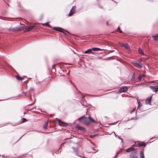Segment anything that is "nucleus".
<instances>
[{
	"mask_svg": "<svg viewBox=\"0 0 158 158\" xmlns=\"http://www.w3.org/2000/svg\"><path fill=\"white\" fill-rule=\"evenodd\" d=\"M78 120L79 121L82 120V122L85 124H89L91 121L94 123L95 122V121L90 117H89L88 118L85 117H82L79 118Z\"/></svg>",
	"mask_w": 158,
	"mask_h": 158,
	"instance_id": "obj_1",
	"label": "nucleus"
},
{
	"mask_svg": "<svg viewBox=\"0 0 158 158\" xmlns=\"http://www.w3.org/2000/svg\"><path fill=\"white\" fill-rule=\"evenodd\" d=\"M35 26L34 25L31 26H27L25 29L24 32H26L32 30L34 27H35Z\"/></svg>",
	"mask_w": 158,
	"mask_h": 158,
	"instance_id": "obj_2",
	"label": "nucleus"
},
{
	"mask_svg": "<svg viewBox=\"0 0 158 158\" xmlns=\"http://www.w3.org/2000/svg\"><path fill=\"white\" fill-rule=\"evenodd\" d=\"M76 9V7L75 6H73L72 8L69 13V16H71L74 13L75 11V10Z\"/></svg>",
	"mask_w": 158,
	"mask_h": 158,
	"instance_id": "obj_3",
	"label": "nucleus"
},
{
	"mask_svg": "<svg viewBox=\"0 0 158 158\" xmlns=\"http://www.w3.org/2000/svg\"><path fill=\"white\" fill-rule=\"evenodd\" d=\"M127 90V88L126 86H123L120 88L119 89L120 92H125Z\"/></svg>",
	"mask_w": 158,
	"mask_h": 158,
	"instance_id": "obj_4",
	"label": "nucleus"
},
{
	"mask_svg": "<svg viewBox=\"0 0 158 158\" xmlns=\"http://www.w3.org/2000/svg\"><path fill=\"white\" fill-rule=\"evenodd\" d=\"M119 44L120 45L124 47L125 48L127 49H130L129 46L127 44H123L120 43H119Z\"/></svg>",
	"mask_w": 158,
	"mask_h": 158,
	"instance_id": "obj_5",
	"label": "nucleus"
},
{
	"mask_svg": "<svg viewBox=\"0 0 158 158\" xmlns=\"http://www.w3.org/2000/svg\"><path fill=\"white\" fill-rule=\"evenodd\" d=\"M149 87L154 92H156L158 90V85L157 86H150Z\"/></svg>",
	"mask_w": 158,
	"mask_h": 158,
	"instance_id": "obj_6",
	"label": "nucleus"
},
{
	"mask_svg": "<svg viewBox=\"0 0 158 158\" xmlns=\"http://www.w3.org/2000/svg\"><path fill=\"white\" fill-rule=\"evenodd\" d=\"M133 63L135 65V66L139 68H141L142 66V64L141 63H138L136 62H133Z\"/></svg>",
	"mask_w": 158,
	"mask_h": 158,
	"instance_id": "obj_7",
	"label": "nucleus"
},
{
	"mask_svg": "<svg viewBox=\"0 0 158 158\" xmlns=\"http://www.w3.org/2000/svg\"><path fill=\"white\" fill-rule=\"evenodd\" d=\"M53 29L57 31H58L63 33H64V30L61 28L55 27L53 28Z\"/></svg>",
	"mask_w": 158,
	"mask_h": 158,
	"instance_id": "obj_8",
	"label": "nucleus"
},
{
	"mask_svg": "<svg viewBox=\"0 0 158 158\" xmlns=\"http://www.w3.org/2000/svg\"><path fill=\"white\" fill-rule=\"evenodd\" d=\"M57 120L59 124L61 126H65V123L60 120L58 119H57Z\"/></svg>",
	"mask_w": 158,
	"mask_h": 158,
	"instance_id": "obj_9",
	"label": "nucleus"
},
{
	"mask_svg": "<svg viewBox=\"0 0 158 158\" xmlns=\"http://www.w3.org/2000/svg\"><path fill=\"white\" fill-rule=\"evenodd\" d=\"M152 99V97H150L147 98L146 100V104H151V101Z\"/></svg>",
	"mask_w": 158,
	"mask_h": 158,
	"instance_id": "obj_10",
	"label": "nucleus"
},
{
	"mask_svg": "<svg viewBox=\"0 0 158 158\" xmlns=\"http://www.w3.org/2000/svg\"><path fill=\"white\" fill-rule=\"evenodd\" d=\"M23 29V27L21 28H10L9 30L10 31H19L21 30L22 29Z\"/></svg>",
	"mask_w": 158,
	"mask_h": 158,
	"instance_id": "obj_11",
	"label": "nucleus"
},
{
	"mask_svg": "<svg viewBox=\"0 0 158 158\" xmlns=\"http://www.w3.org/2000/svg\"><path fill=\"white\" fill-rule=\"evenodd\" d=\"M92 50L94 51H103L104 50V49H101L98 48H92Z\"/></svg>",
	"mask_w": 158,
	"mask_h": 158,
	"instance_id": "obj_12",
	"label": "nucleus"
},
{
	"mask_svg": "<svg viewBox=\"0 0 158 158\" xmlns=\"http://www.w3.org/2000/svg\"><path fill=\"white\" fill-rule=\"evenodd\" d=\"M92 48H91V49H88L87 50L85 51L84 52H82L83 53L86 54V53H91L92 52Z\"/></svg>",
	"mask_w": 158,
	"mask_h": 158,
	"instance_id": "obj_13",
	"label": "nucleus"
},
{
	"mask_svg": "<svg viewBox=\"0 0 158 158\" xmlns=\"http://www.w3.org/2000/svg\"><path fill=\"white\" fill-rule=\"evenodd\" d=\"M134 150V148H133V147H131V148H129L127 149L126 150V151L127 152H131L132 151H133Z\"/></svg>",
	"mask_w": 158,
	"mask_h": 158,
	"instance_id": "obj_14",
	"label": "nucleus"
},
{
	"mask_svg": "<svg viewBox=\"0 0 158 158\" xmlns=\"http://www.w3.org/2000/svg\"><path fill=\"white\" fill-rule=\"evenodd\" d=\"M48 121H46V122L45 123L44 126V129H46L47 128V127L48 125Z\"/></svg>",
	"mask_w": 158,
	"mask_h": 158,
	"instance_id": "obj_15",
	"label": "nucleus"
},
{
	"mask_svg": "<svg viewBox=\"0 0 158 158\" xmlns=\"http://www.w3.org/2000/svg\"><path fill=\"white\" fill-rule=\"evenodd\" d=\"M138 52L140 54L143 55V50L140 48L138 49Z\"/></svg>",
	"mask_w": 158,
	"mask_h": 158,
	"instance_id": "obj_16",
	"label": "nucleus"
},
{
	"mask_svg": "<svg viewBox=\"0 0 158 158\" xmlns=\"http://www.w3.org/2000/svg\"><path fill=\"white\" fill-rule=\"evenodd\" d=\"M144 75H141L139 77H138L139 80V81H141L142 80H143L144 79Z\"/></svg>",
	"mask_w": 158,
	"mask_h": 158,
	"instance_id": "obj_17",
	"label": "nucleus"
},
{
	"mask_svg": "<svg viewBox=\"0 0 158 158\" xmlns=\"http://www.w3.org/2000/svg\"><path fill=\"white\" fill-rule=\"evenodd\" d=\"M154 39L156 41L158 40V35H156L155 36H154L153 37Z\"/></svg>",
	"mask_w": 158,
	"mask_h": 158,
	"instance_id": "obj_18",
	"label": "nucleus"
},
{
	"mask_svg": "<svg viewBox=\"0 0 158 158\" xmlns=\"http://www.w3.org/2000/svg\"><path fill=\"white\" fill-rule=\"evenodd\" d=\"M140 158H144L142 152H140Z\"/></svg>",
	"mask_w": 158,
	"mask_h": 158,
	"instance_id": "obj_19",
	"label": "nucleus"
},
{
	"mask_svg": "<svg viewBox=\"0 0 158 158\" xmlns=\"http://www.w3.org/2000/svg\"><path fill=\"white\" fill-rule=\"evenodd\" d=\"M42 25H47V27H51L50 25L48 24V23H43Z\"/></svg>",
	"mask_w": 158,
	"mask_h": 158,
	"instance_id": "obj_20",
	"label": "nucleus"
},
{
	"mask_svg": "<svg viewBox=\"0 0 158 158\" xmlns=\"http://www.w3.org/2000/svg\"><path fill=\"white\" fill-rule=\"evenodd\" d=\"M138 102V109H139L140 106H142V104L139 102Z\"/></svg>",
	"mask_w": 158,
	"mask_h": 158,
	"instance_id": "obj_21",
	"label": "nucleus"
},
{
	"mask_svg": "<svg viewBox=\"0 0 158 158\" xmlns=\"http://www.w3.org/2000/svg\"><path fill=\"white\" fill-rule=\"evenodd\" d=\"M18 80H22L23 79V78L19 76H16Z\"/></svg>",
	"mask_w": 158,
	"mask_h": 158,
	"instance_id": "obj_22",
	"label": "nucleus"
},
{
	"mask_svg": "<svg viewBox=\"0 0 158 158\" xmlns=\"http://www.w3.org/2000/svg\"><path fill=\"white\" fill-rule=\"evenodd\" d=\"M92 150L91 151H88V152H89V153H90V152H93V153H95L96 152H93L92 151L93 150H95L93 148H91Z\"/></svg>",
	"mask_w": 158,
	"mask_h": 158,
	"instance_id": "obj_23",
	"label": "nucleus"
},
{
	"mask_svg": "<svg viewBox=\"0 0 158 158\" xmlns=\"http://www.w3.org/2000/svg\"><path fill=\"white\" fill-rule=\"evenodd\" d=\"M27 121V119L25 118L22 119V123L25 122Z\"/></svg>",
	"mask_w": 158,
	"mask_h": 158,
	"instance_id": "obj_24",
	"label": "nucleus"
},
{
	"mask_svg": "<svg viewBox=\"0 0 158 158\" xmlns=\"http://www.w3.org/2000/svg\"><path fill=\"white\" fill-rule=\"evenodd\" d=\"M135 108H133V110L131 111V112H130L131 113H132L133 112L135 111Z\"/></svg>",
	"mask_w": 158,
	"mask_h": 158,
	"instance_id": "obj_25",
	"label": "nucleus"
},
{
	"mask_svg": "<svg viewBox=\"0 0 158 158\" xmlns=\"http://www.w3.org/2000/svg\"><path fill=\"white\" fill-rule=\"evenodd\" d=\"M118 138H119V139H120L121 140V141L122 142H123V139L121 138H120V137H119V136H118Z\"/></svg>",
	"mask_w": 158,
	"mask_h": 158,
	"instance_id": "obj_26",
	"label": "nucleus"
},
{
	"mask_svg": "<svg viewBox=\"0 0 158 158\" xmlns=\"http://www.w3.org/2000/svg\"><path fill=\"white\" fill-rule=\"evenodd\" d=\"M118 31L120 33H122V31L120 30V29H119V30H118Z\"/></svg>",
	"mask_w": 158,
	"mask_h": 158,
	"instance_id": "obj_27",
	"label": "nucleus"
},
{
	"mask_svg": "<svg viewBox=\"0 0 158 158\" xmlns=\"http://www.w3.org/2000/svg\"><path fill=\"white\" fill-rule=\"evenodd\" d=\"M120 152V151H118L117 153V155H118L119 153Z\"/></svg>",
	"mask_w": 158,
	"mask_h": 158,
	"instance_id": "obj_28",
	"label": "nucleus"
},
{
	"mask_svg": "<svg viewBox=\"0 0 158 158\" xmlns=\"http://www.w3.org/2000/svg\"><path fill=\"white\" fill-rule=\"evenodd\" d=\"M118 155L117 154L115 155V156L114 158H116L118 156Z\"/></svg>",
	"mask_w": 158,
	"mask_h": 158,
	"instance_id": "obj_29",
	"label": "nucleus"
},
{
	"mask_svg": "<svg viewBox=\"0 0 158 158\" xmlns=\"http://www.w3.org/2000/svg\"><path fill=\"white\" fill-rule=\"evenodd\" d=\"M24 26H23L21 27H20L19 28H21L22 27H23V28H24Z\"/></svg>",
	"mask_w": 158,
	"mask_h": 158,
	"instance_id": "obj_30",
	"label": "nucleus"
},
{
	"mask_svg": "<svg viewBox=\"0 0 158 158\" xmlns=\"http://www.w3.org/2000/svg\"><path fill=\"white\" fill-rule=\"evenodd\" d=\"M119 27H118V30H119Z\"/></svg>",
	"mask_w": 158,
	"mask_h": 158,
	"instance_id": "obj_31",
	"label": "nucleus"
},
{
	"mask_svg": "<svg viewBox=\"0 0 158 158\" xmlns=\"http://www.w3.org/2000/svg\"><path fill=\"white\" fill-rule=\"evenodd\" d=\"M134 158H138V157L137 156H135Z\"/></svg>",
	"mask_w": 158,
	"mask_h": 158,
	"instance_id": "obj_32",
	"label": "nucleus"
},
{
	"mask_svg": "<svg viewBox=\"0 0 158 158\" xmlns=\"http://www.w3.org/2000/svg\"><path fill=\"white\" fill-rule=\"evenodd\" d=\"M114 134L115 135V136H116V134H115V133H114Z\"/></svg>",
	"mask_w": 158,
	"mask_h": 158,
	"instance_id": "obj_33",
	"label": "nucleus"
},
{
	"mask_svg": "<svg viewBox=\"0 0 158 158\" xmlns=\"http://www.w3.org/2000/svg\"><path fill=\"white\" fill-rule=\"evenodd\" d=\"M93 54H94V52H92V53Z\"/></svg>",
	"mask_w": 158,
	"mask_h": 158,
	"instance_id": "obj_34",
	"label": "nucleus"
}]
</instances>
